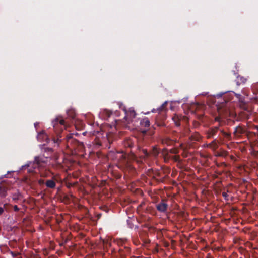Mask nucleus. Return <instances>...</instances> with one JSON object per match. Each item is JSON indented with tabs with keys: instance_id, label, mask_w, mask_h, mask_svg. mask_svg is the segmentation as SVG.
<instances>
[{
	"instance_id": "obj_12",
	"label": "nucleus",
	"mask_w": 258,
	"mask_h": 258,
	"mask_svg": "<svg viewBox=\"0 0 258 258\" xmlns=\"http://www.w3.org/2000/svg\"><path fill=\"white\" fill-rule=\"evenodd\" d=\"M218 130V127H216L210 129V130L209 132L208 137L210 138L212 137L213 136H214L216 133L217 132Z\"/></svg>"
},
{
	"instance_id": "obj_23",
	"label": "nucleus",
	"mask_w": 258,
	"mask_h": 258,
	"mask_svg": "<svg viewBox=\"0 0 258 258\" xmlns=\"http://www.w3.org/2000/svg\"><path fill=\"white\" fill-rule=\"evenodd\" d=\"M214 145V146H213V148H216V147H217V144H216V143L214 141H213L211 144H209V146L210 147H212V145Z\"/></svg>"
},
{
	"instance_id": "obj_30",
	"label": "nucleus",
	"mask_w": 258,
	"mask_h": 258,
	"mask_svg": "<svg viewBox=\"0 0 258 258\" xmlns=\"http://www.w3.org/2000/svg\"><path fill=\"white\" fill-rule=\"evenodd\" d=\"M181 147L182 149H183V150H186V149L187 148V146H186V147H184V146H183L182 144L181 145Z\"/></svg>"
},
{
	"instance_id": "obj_6",
	"label": "nucleus",
	"mask_w": 258,
	"mask_h": 258,
	"mask_svg": "<svg viewBox=\"0 0 258 258\" xmlns=\"http://www.w3.org/2000/svg\"><path fill=\"white\" fill-rule=\"evenodd\" d=\"M156 207L158 211L165 212L167 210V205L164 202H162L157 204Z\"/></svg>"
},
{
	"instance_id": "obj_17",
	"label": "nucleus",
	"mask_w": 258,
	"mask_h": 258,
	"mask_svg": "<svg viewBox=\"0 0 258 258\" xmlns=\"http://www.w3.org/2000/svg\"><path fill=\"white\" fill-rule=\"evenodd\" d=\"M152 154L153 156H156L158 155L159 154V151L158 150H157V148H154L152 150Z\"/></svg>"
},
{
	"instance_id": "obj_24",
	"label": "nucleus",
	"mask_w": 258,
	"mask_h": 258,
	"mask_svg": "<svg viewBox=\"0 0 258 258\" xmlns=\"http://www.w3.org/2000/svg\"><path fill=\"white\" fill-rule=\"evenodd\" d=\"M44 150L45 152L46 151H48V152H52V148H44Z\"/></svg>"
},
{
	"instance_id": "obj_4",
	"label": "nucleus",
	"mask_w": 258,
	"mask_h": 258,
	"mask_svg": "<svg viewBox=\"0 0 258 258\" xmlns=\"http://www.w3.org/2000/svg\"><path fill=\"white\" fill-rule=\"evenodd\" d=\"M245 133V130L244 128H242L241 126H238L235 128L234 132V135L236 137H239Z\"/></svg>"
},
{
	"instance_id": "obj_1",
	"label": "nucleus",
	"mask_w": 258,
	"mask_h": 258,
	"mask_svg": "<svg viewBox=\"0 0 258 258\" xmlns=\"http://www.w3.org/2000/svg\"><path fill=\"white\" fill-rule=\"evenodd\" d=\"M53 127L58 136L57 139L53 138V141L54 143H58L59 141V137H60L59 135V133H58L57 130L58 127L59 125H64V120L63 119H60L59 118H57L55 119V120L53 122Z\"/></svg>"
},
{
	"instance_id": "obj_34",
	"label": "nucleus",
	"mask_w": 258,
	"mask_h": 258,
	"mask_svg": "<svg viewBox=\"0 0 258 258\" xmlns=\"http://www.w3.org/2000/svg\"><path fill=\"white\" fill-rule=\"evenodd\" d=\"M142 132L144 134L146 132V131H143Z\"/></svg>"
},
{
	"instance_id": "obj_13",
	"label": "nucleus",
	"mask_w": 258,
	"mask_h": 258,
	"mask_svg": "<svg viewBox=\"0 0 258 258\" xmlns=\"http://www.w3.org/2000/svg\"><path fill=\"white\" fill-rule=\"evenodd\" d=\"M7 189L4 186H0V197H5L6 196Z\"/></svg>"
},
{
	"instance_id": "obj_14",
	"label": "nucleus",
	"mask_w": 258,
	"mask_h": 258,
	"mask_svg": "<svg viewBox=\"0 0 258 258\" xmlns=\"http://www.w3.org/2000/svg\"><path fill=\"white\" fill-rule=\"evenodd\" d=\"M247 81V79L242 76H238L237 77V83L240 84L242 83H245Z\"/></svg>"
},
{
	"instance_id": "obj_29",
	"label": "nucleus",
	"mask_w": 258,
	"mask_h": 258,
	"mask_svg": "<svg viewBox=\"0 0 258 258\" xmlns=\"http://www.w3.org/2000/svg\"><path fill=\"white\" fill-rule=\"evenodd\" d=\"M143 152H144L145 156L147 157L148 156V153L146 150H143Z\"/></svg>"
},
{
	"instance_id": "obj_11",
	"label": "nucleus",
	"mask_w": 258,
	"mask_h": 258,
	"mask_svg": "<svg viewBox=\"0 0 258 258\" xmlns=\"http://www.w3.org/2000/svg\"><path fill=\"white\" fill-rule=\"evenodd\" d=\"M180 116L176 114L174 115V116L172 117V120L174 121L175 125L177 126L180 125Z\"/></svg>"
},
{
	"instance_id": "obj_26",
	"label": "nucleus",
	"mask_w": 258,
	"mask_h": 258,
	"mask_svg": "<svg viewBox=\"0 0 258 258\" xmlns=\"http://www.w3.org/2000/svg\"><path fill=\"white\" fill-rule=\"evenodd\" d=\"M19 199L18 195H13V200L14 201L17 200Z\"/></svg>"
},
{
	"instance_id": "obj_2",
	"label": "nucleus",
	"mask_w": 258,
	"mask_h": 258,
	"mask_svg": "<svg viewBox=\"0 0 258 258\" xmlns=\"http://www.w3.org/2000/svg\"><path fill=\"white\" fill-rule=\"evenodd\" d=\"M66 140L67 142V147L71 149L75 150V145L78 143V142L72 138V135L71 134L68 135L66 137Z\"/></svg>"
},
{
	"instance_id": "obj_18",
	"label": "nucleus",
	"mask_w": 258,
	"mask_h": 258,
	"mask_svg": "<svg viewBox=\"0 0 258 258\" xmlns=\"http://www.w3.org/2000/svg\"><path fill=\"white\" fill-rule=\"evenodd\" d=\"M252 88L254 91L258 92V83H255L252 85Z\"/></svg>"
},
{
	"instance_id": "obj_22",
	"label": "nucleus",
	"mask_w": 258,
	"mask_h": 258,
	"mask_svg": "<svg viewBox=\"0 0 258 258\" xmlns=\"http://www.w3.org/2000/svg\"><path fill=\"white\" fill-rule=\"evenodd\" d=\"M223 135L226 138H229L230 137V134L225 132H222Z\"/></svg>"
},
{
	"instance_id": "obj_33",
	"label": "nucleus",
	"mask_w": 258,
	"mask_h": 258,
	"mask_svg": "<svg viewBox=\"0 0 258 258\" xmlns=\"http://www.w3.org/2000/svg\"><path fill=\"white\" fill-rule=\"evenodd\" d=\"M125 252L128 253L129 252V249L128 248H125Z\"/></svg>"
},
{
	"instance_id": "obj_8",
	"label": "nucleus",
	"mask_w": 258,
	"mask_h": 258,
	"mask_svg": "<svg viewBox=\"0 0 258 258\" xmlns=\"http://www.w3.org/2000/svg\"><path fill=\"white\" fill-rule=\"evenodd\" d=\"M140 124L143 127H148L150 126V121L148 118H145L140 121Z\"/></svg>"
},
{
	"instance_id": "obj_15",
	"label": "nucleus",
	"mask_w": 258,
	"mask_h": 258,
	"mask_svg": "<svg viewBox=\"0 0 258 258\" xmlns=\"http://www.w3.org/2000/svg\"><path fill=\"white\" fill-rule=\"evenodd\" d=\"M199 139H200V138L199 137V135L197 134L195 135H192L190 137V140L191 142L198 141L199 140Z\"/></svg>"
},
{
	"instance_id": "obj_7",
	"label": "nucleus",
	"mask_w": 258,
	"mask_h": 258,
	"mask_svg": "<svg viewBox=\"0 0 258 258\" xmlns=\"http://www.w3.org/2000/svg\"><path fill=\"white\" fill-rule=\"evenodd\" d=\"M162 154L164 156H167V158H171L175 161H178L179 159V156L178 155H174L172 156H168V154L166 151H163ZM165 158H166V157H165Z\"/></svg>"
},
{
	"instance_id": "obj_16",
	"label": "nucleus",
	"mask_w": 258,
	"mask_h": 258,
	"mask_svg": "<svg viewBox=\"0 0 258 258\" xmlns=\"http://www.w3.org/2000/svg\"><path fill=\"white\" fill-rule=\"evenodd\" d=\"M117 157L119 158V159H125L126 158V155L122 152H118L117 153Z\"/></svg>"
},
{
	"instance_id": "obj_27",
	"label": "nucleus",
	"mask_w": 258,
	"mask_h": 258,
	"mask_svg": "<svg viewBox=\"0 0 258 258\" xmlns=\"http://www.w3.org/2000/svg\"><path fill=\"white\" fill-rule=\"evenodd\" d=\"M14 209L15 211H18L19 210V209L17 205H15L14 206Z\"/></svg>"
},
{
	"instance_id": "obj_25",
	"label": "nucleus",
	"mask_w": 258,
	"mask_h": 258,
	"mask_svg": "<svg viewBox=\"0 0 258 258\" xmlns=\"http://www.w3.org/2000/svg\"><path fill=\"white\" fill-rule=\"evenodd\" d=\"M119 253L121 255V256H125L126 255V253H124L123 252V250H121V249H119Z\"/></svg>"
},
{
	"instance_id": "obj_20",
	"label": "nucleus",
	"mask_w": 258,
	"mask_h": 258,
	"mask_svg": "<svg viewBox=\"0 0 258 258\" xmlns=\"http://www.w3.org/2000/svg\"><path fill=\"white\" fill-rule=\"evenodd\" d=\"M170 153L176 154L178 153V151L177 149H171L170 150Z\"/></svg>"
},
{
	"instance_id": "obj_5",
	"label": "nucleus",
	"mask_w": 258,
	"mask_h": 258,
	"mask_svg": "<svg viewBox=\"0 0 258 258\" xmlns=\"http://www.w3.org/2000/svg\"><path fill=\"white\" fill-rule=\"evenodd\" d=\"M111 114L112 113L110 111L107 109H104L100 112V116L103 119H106L110 116Z\"/></svg>"
},
{
	"instance_id": "obj_31",
	"label": "nucleus",
	"mask_w": 258,
	"mask_h": 258,
	"mask_svg": "<svg viewBox=\"0 0 258 258\" xmlns=\"http://www.w3.org/2000/svg\"><path fill=\"white\" fill-rule=\"evenodd\" d=\"M44 183V180H39V183L40 184H43Z\"/></svg>"
},
{
	"instance_id": "obj_10",
	"label": "nucleus",
	"mask_w": 258,
	"mask_h": 258,
	"mask_svg": "<svg viewBox=\"0 0 258 258\" xmlns=\"http://www.w3.org/2000/svg\"><path fill=\"white\" fill-rule=\"evenodd\" d=\"M45 162V161L40 157H36L35 158L34 164H36V165L38 166H41V163Z\"/></svg>"
},
{
	"instance_id": "obj_28",
	"label": "nucleus",
	"mask_w": 258,
	"mask_h": 258,
	"mask_svg": "<svg viewBox=\"0 0 258 258\" xmlns=\"http://www.w3.org/2000/svg\"><path fill=\"white\" fill-rule=\"evenodd\" d=\"M4 211V208L2 207H0V215L3 214Z\"/></svg>"
},
{
	"instance_id": "obj_3",
	"label": "nucleus",
	"mask_w": 258,
	"mask_h": 258,
	"mask_svg": "<svg viewBox=\"0 0 258 258\" xmlns=\"http://www.w3.org/2000/svg\"><path fill=\"white\" fill-rule=\"evenodd\" d=\"M122 109L125 112V116L124 118L128 121V122H132L133 119L135 117L136 114L135 111L130 109L128 111H126L124 107Z\"/></svg>"
},
{
	"instance_id": "obj_21",
	"label": "nucleus",
	"mask_w": 258,
	"mask_h": 258,
	"mask_svg": "<svg viewBox=\"0 0 258 258\" xmlns=\"http://www.w3.org/2000/svg\"><path fill=\"white\" fill-rule=\"evenodd\" d=\"M167 102H165L162 105V106H161V107L159 108V110L160 111H161L162 110H163V109L166 107V105H167Z\"/></svg>"
},
{
	"instance_id": "obj_9",
	"label": "nucleus",
	"mask_w": 258,
	"mask_h": 258,
	"mask_svg": "<svg viewBox=\"0 0 258 258\" xmlns=\"http://www.w3.org/2000/svg\"><path fill=\"white\" fill-rule=\"evenodd\" d=\"M45 184L47 187L50 188H54L56 186V183L53 180H47Z\"/></svg>"
},
{
	"instance_id": "obj_19",
	"label": "nucleus",
	"mask_w": 258,
	"mask_h": 258,
	"mask_svg": "<svg viewBox=\"0 0 258 258\" xmlns=\"http://www.w3.org/2000/svg\"><path fill=\"white\" fill-rule=\"evenodd\" d=\"M41 136L45 137L46 139H48L47 135L44 133L39 134L38 138H40Z\"/></svg>"
},
{
	"instance_id": "obj_32",
	"label": "nucleus",
	"mask_w": 258,
	"mask_h": 258,
	"mask_svg": "<svg viewBox=\"0 0 258 258\" xmlns=\"http://www.w3.org/2000/svg\"><path fill=\"white\" fill-rule=\"evenodd\" d=\"M222 195H223V197H226L227 196V194L226 192H223L222 193Z\"/></svg>"
}]
</instances>
